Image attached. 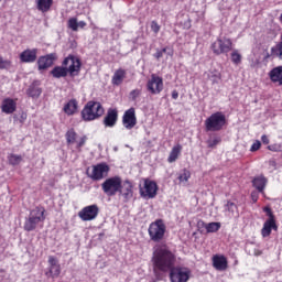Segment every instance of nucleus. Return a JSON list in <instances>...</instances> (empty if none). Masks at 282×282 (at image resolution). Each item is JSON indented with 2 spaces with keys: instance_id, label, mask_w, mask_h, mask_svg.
<instances>
[{
  "instance_id": "49530a36",
  "label": "nucleus",
  "mask_w": 282,
  "mask_h": 282,
  "mask_svg": "<svg viewBox=\"0 0 282 282\" xmlns=\"http://www.w3.org/2000/svg\"><path fill=\"white\" fill-rule=\"evenodd\" d=\"M259 149H261V141L257 140L252 143L250 151L251 153H254L256 151H259Z\"/></svg>"
},
{
  "instance_id": "13d9d810",
  "label": "nucleus",
  "mask_w": 282,
  "mask_h": 282,
  "mask_svg": "<svg viewBox=\"0 0 282 282\" xmlns=\"http://www.w3.org/2000/svg\"><path fill=\"white\" fill-rule=\"evenodd\" d=\"M261 254H263V251L259 249L254 250V257H261Z\"/></svg>"
},
{
  "instance_id": "20e7f679",
  "label": "nucleus",
  "mask_w": 282,
  "mask_h": 282,
  "mask_svg": "<svg viewBox=\"0 0 282 282\" xmlns=\"http://www.w3.org/2000/svg\"><path fill=\"white\" fill-rule=\"evenodd\" d=\"M148 235L151 241H154V243H160V241H162L166 235V224H164V220L159 218L152 221L148 228Z\"/></svg>"
},
{
  "instance_id": "864d4df0",
  "label": "nucleus",
  "mask_w": 282,
  "mask_h": 282,
  "mask_svg": "<svg viewBox=\"0 0 282 282\" xmlns=\"http://www.w3.org/2000/svg\"><path fill=\"white\" fill-rule=\"evenodd\" d=\"M162 56H164V53H162L161 50L156 51V53L154 54V58H156V61H160Z\"/></svg>"
},
{
  "instance_id": "c756f323",
  "label": "nucleus",
  "mask_w": 282,
  "mask_h": 282,
  "mask_svg": "<svg viewBox=\"0 0 282 282\" xmlns=\"http://www.w3.org/2000/svg\"><path fill=\"white\" fill-rule=\"evenodd\" d=\"M220 142H221V137L217 134H210L209 139L206 141V144L208 149H215L217 144H220Z\"/></svg>"
},
{
  "instance_id": "f257e3e1",
  "label": "nucleus",
  "mask_w": 282,
  "mask_h": 282,
  "mask_svg": "<svg viewBox=\"0 0 282 282\" xmlns=\"http://www.w3.org/2000/svg\"><path fill=\"white\" fill-rule=\"evenodd\" d=\"M175 261H177V257L166 245H156L154 247L152 257L154 272H169L175 267Z\"/></svg>"
},
{
  "instance_id": "f704fd0d",
  "label": "nucleus",
  "mask_w": 282,
  "mask_h": 282,
  "mask_svg": "<svg viewBox=\"0 0 282 282\" xmlns=\"http://www.w3.org/2000/svg\"><path fill=\"white\" fill-rule=\"evenodd\" d=\"M8 160H9V164H11V166H17V165L21 164V162L23 161V156L17 155V154H10L8 156Z\"/></svg>"
},
{
  "instance_id": "bb28decb",
  "label": "nucleus",
  "mask_w": 282,
  "mask_h": 282,
  "mask_svg": "<svg viewBox=\"0 0 282 282\" xmlns=\"http://www.w3.org/2000/svg\"><path fill=\"white\" fill-rule=\"evenodd\" d=\"M36 9L40 12H50L52 10V6H54V0H35Z\"/></svg>"
},
{
  "instance_id": "ddd939ff",
  "label": "nucleus",
  "mask_w": 282,
  "mask_h": 282,
  "mask_svg": "<svg viewBox=\"0 0 282 282\" xmlns=\"http://www.w3.org/2000/svg\"><path fill=\"white\" fill-rule=\"evenodd\" d=\"M147 89L152 95L162 94V90L164 89V80L162 77L152 74L151 78L147 83Z\"/></svg>"
},
{
  "instance_id": "f3484780",
  "label": "nucleus",
  "mask_w": 282,
  "mask_h": 282,
  "mask_svg": "<svg viewBox=\"0 0 282 282\" xmlns=\"http://www.w3.org/2000/svg\"><path fill=\"white\" fill-rule=\"evenodd\" d=\"M213 268L218 272H226L228 270V258L224 254H214L212 258Z\"/></svg>"
},
{
  "instance_id": "bf43d9fd",
  "label": "nucleus",
  "mask_w": 282,
  "mask_h": 282,
  "mask_svg": "<svg viewBox=\"0 0 282 282\" xmlns=\"http://www.w3.org/2000/svg\"><path fill=\"white\" fill-rule=\"evenodd\" d=\"M169 50V47H164L161 50L162 54H166V51Z\"/></svg>"
},
{
  "instance_id": "ea45409f",
  "label": "nucleus",
  "mask_w": 282,
  "mask_h": 282,
  "mask_svg": "<svg viewBox=\"0 0 282 282\" xmlns=\"http://www.w3.org/2000/svg\"><path fill=\"white\" fill-rule=\"evenodd\" d=\"M141 95H142V89L137 88L130 91L129 98L130 100H132V102H135V100H138V98H140Z\"/></svg>"
},
{
  "instance_id": "09e8293b",
  "label": "nucleus",
  "mask_w": 282,
  "mask_h": 282,
  "mask_svg": "<svg viewBox=\"0 0 282 282\" xmlns=\"http://www.w3.org/2000/svg\"><path fill=\"white\" fill-rule=\"evenodd\" d=\"M48 265H50V268H52L54 265H58V260L54 256H50L48 257Z\"/></svg>"
},
{
  "instance_id": "37998d69",
  "label": "nucleus",
  "mask_w": 282,
  "mask_h": 282,
  "mask_svg": "<svg viewBox=\"0 0 282 282\" xmlns=\"http://www.w3.org/2000/svg\"><path fill=\"white\" fill-rule=\"evenodd\" d=\"M268 151H272L273 153H282V144L273 143L267 147Z\"/></svg>"
},
{
  "instance_id": "cd10ccee",
  "label": "nucleus",
  "mask_w": 282,
  "mask_h": 282,
  "mask_svg": "<svg viewBox=\"0 0 282 282\" xmlns=\"http://www.w3.org/2000/svg\"><path fill=\"white\" fill-rule=\"evenodd\" d=\"M69 74V70H67L66 66L62 64V66H55L51 70V75L53 78H66V76Z\"/></svg>"
},
{
  "instance_id": "58836bf2",
  "label": "nucleus",
  "mask_w": 282,
  "mask_h": 282,
  "mask_svg": "<svg viewBox=\"0 0 282 282\" xmlns=\"http://www.w3.org/2000/svg\"><path fill=\"white\" fill-rule=\"evenodd\" d=\"M12 67V61L4 59L3 56L0 55V69H10Z\"/></svg>"
},
{
  "instance_id": "39448f33",
  "label": "nucleus",
  "mask_w": 282,
  "mask_h": 282,
  "mask_svg": "<svg viewBox=\"0 0 282 282\" xmlns=\"http://www.w3.org/2000/svg\"><path fill=\"white\" fill-rule=\"evenodd\" d=\"M227 124L226 115L221 111L212 113L205 120V131H221Z\"/></svg>"
},
{
  "instance_id": "c03bdc74",
  "label": "nucleus",
  "mask_w": 282,
  "mask_h": 282,
  "mask_svg": "<svg viewBox=\"0 0 282 282\" xmlns=\"http://www.w3.org/2000/svg\"><path fill=\"white\" fill-rule=\"evenodd\" d=\"M86 142H87V137H82L80 139H79V141L77 142V144H76V149H77V151L80 153V151H83V147H85V144H86Z\"/></svg>"
},
{
  "instance_id": "72a5a7b5",
  "label": "nucleus",
  "mask_w": 282,
  "mask_h": 282,
  "mask_svg": "<svg viewBox=\"0 0 282 282\" xmlns=\"http://www.w3.org/2000/svg\"><path fill=\"white\" fill-rule=\"evenodd\" d=\"M225 210H227V213H229L230 215H235V213H239V206H237V204L231 200H227L225 205Z\"/></svg>"
},
{
  "instance_id": "a211bd4d",
  "label": "nucleus",
  "mask_w": 282,
  "mask_h": 282,
  "mask_svg": "<svg viewBox=\"0 0 282 282\" xmlns=\"http://www.w3.org/2000/svg\"><path fill=\"white\" fill-rule=\"evenodd\" d=\"M58 58L56 53H50L47 55L41 56L37 59L39 69H47L54 65V61Z\"/></svg>"
},
{
  "instance_id": "0eeeda50",
  "label": "nucleus",
  "mask_w": 282,
  "mask_h": 282,
  "mask_svg": "<svg viewBox=\"0 0 282 282\" xmlns=\"http://www.w3.org/2000/svg\"><path fill=\"white\" fill-rule=\"evenodd\" d=\"M121 184L122 177L112 176L105 180L101 184V191L107 195V197H115V195H118Z\"/></svg>"
},
{
  "instance_id": "e433bc0d",
  "label": "nucleus",
  "mask_w": 282,
  "mask_h": 282,
  "mask_svg": "<svg viewBox=\"0 0 282 282\" xmlns=\"http://www.w3.org/2000/svg\"><path fill=\"white\" fill-rule=\"evenodd\" d=\"M262 210L263 213H265L267 217H269L267 221H276V216H274V212H272V208L270 206L263 207Z\"/></svg>"
},
{
  "instance_id": "5fc2aeb1",
  "label": "nucleus",
  "mask_w": 282,
  "mask_h": 282,
  "mask_svg": "<svg viewBox=\"0 0 282 282\" xmlns=\"http://www.w3.org/2000/svg\"><path fill=\"white\" fill-rule=\"evenodd\" d=\"M172 98H173V100H177V98H180V93L177 90H173Z\"/></svg>"
},
{
  "instance_id": "b1692460",
  "label": "nucleus",
  "mask_w": 282,
  "mask_h": 282,
  "mask_svg": "<svg viewBox=\"0 0 282 282\" xmlns=\"http://www.w3.org/2000/svg\"><path fill=\"white\" fill-rule=\"evenodd\" d=\"M272 230H279L276 220H265L261 229L262 237H270V235H272Z\"/></svg>"
},
{
  "instance_id": "a19ab883",
  "label": "nucleus",
  "mask_w": 282,
  "mask_h": 282,
  "mask_svg": "<svg viewBox=\"0 0 282 282\" xmlns=\"http://www.w3.org/2000/svg\"><path fill=\"white\" fill-rule=\"evenodd\" d=\"M68 28L69 30H73V32H78V19L70 18L68 20Z\"/></svg>"
},
{
  "instance_id": "f03ea898",
  "label": "nucleus",
  "mask_w": 282,
  "mask_h": 282,
  "mask_svg": "<svg viewBox=\"0 0 282 282\" xmlns=\"http://www.w3.org/2000/svg\"><path fill=\"white\" fill-rule=\"evenodd\" d=\"M45 207L36 206L29 214V217L24 221V230L25 232H32L41 226L43 228V224H45Z\"/></svg>"
},
{
  "instance_id": "412c9836",
  "label": "nucleus",
  "mask_w": 282,
  "mask_h": 282,
  "mask_svg": "<svg viewBox=\"0 0 282 282\" xmlns=\"http://www.w3.org/2000/svg\"><path fill=\"white\" fill-rule=\"evenodd\" d=\"M268 76L273 85H279L280 87L282 86V66L273 67L269 72Z\"/></svg>"
},
{
  "instance_id": "2eb2a0df",
  "label": "nucleus",
  "mask_w": 282,
  "mask_h": 282,
  "mask_svg": "<svg viewBox=\"0 0 282 282\" xmlns=\"http://www.w3.org/2000/svg\"><path fill=\"white\" fill-rule=\"evenodd\" d=\"M104 127L113 129L118 124V108H109L102 120Z\"/></svg>"
},
{
  "instance_id": "4d7b16f0",
  "label": "nucleus",
  "mask_w": 282,
  "mask_h": 282,
  "mask_svg": "<svg viewBox=\"0 0 282 282\" xmlns=\"http://www.w3.org/2000/svg\"><path fill=\"white\" fill-rule=\"evenodd\" d=\"M24 120H28V113L22 112V115H21V122H24Z\"/></svg>"
},
{
  "instance_id": "423d86ee",
  "label": "nucleus",
  "mask_w": 282,
  "mask_h": 282,
  "mask_svg": "<svg viewBox=\"0 0 282 282\" xmlns=\"http://www.w3.org/2000/svg\"><path fill=\"white\" fill-rule=\"evenodd\" d=\"M110 167L107 163H98L96 165H91L87 167L86 175L93 182H100V180H105L107 175H109Z\"/></svg>"
},
{
  "instance_id": "f8f14e48",
  "label": "nucleus",
  "mask_w": 282,
  "mask_h": 282,
  "mask_svg": "<svg viewBox=\"0 0 282 282\" xmlns=\"http://www.w3.org/2000/svg\"><path fill=\"white\" fill-rule=\"evenodd\" d=\"M99 213L100 207H98V205H88L84 207L82 210H79L78 217L79 219H82V221H94V219L98 217Z\"/></svg>"
},
{
  "instance_id": "9b49d317",
  "label": "nucleus",
  "mask_w": 282,
  "mask_h": 282,
  "mask_svg": "<svg viewBox=\"0 0 282 282\" xmlns=\"http://www.w3.org/2000/svg\"><path fill=\"white\" fill-rule=\"evenodd\" d=\"M169 272L171 282H188V279H191V272L186 268L173 267Z\"/></svg>"
},
{
  "instance_id": "a878e982",
  "label": "nucleus",
  "mask_w": 282,
  "mask_h": 282,
  "mask_svg": "<svg viewBox=\"0 0 282 282\" xmlns=\"http://www.w3.org/2000/svg\"><path fill=\"white\" fill-rule=\"evenodd\" d=\"M63 111L66 116H74L78 111V100H68V102L64 105Z\"/></svg>"
},
{
  "instance_id": "7c9ffc66",
  "label": "nucleus",
  "mask_w": 282,
  "mask_h": 282,
  "mask_svg": "<svg viewBox=\"0 0 282 282\" xmlns=\"http://www.w3.org/2000/svg\"><path fill=\"white\" fill-rule=\"evenodd\" d=\"M271 56L282 59V41L276 43V45L271 47Z\"/></svg>"
},
{
  "instance_id": "1a4fd4ad",
  "label": "nucleus",
  "mask_w": 282,
  "mask_h": 282,
  "mask_svg": "<svg viewBox=\"0 0 282 282\" xmlns=\"http://www.w3.org/2000/svg\"><path fill=\"white\" fill-rule=\"evenodd\" d=\"M158 191H160L158 183L150 178H144L143 186H139L140 196L143 197V199H155V197H158Z\"/></svg>"
},
{
  "instance_id": "dca6fc26",
  "label": "nucleus",
  "mask_w": 282,
  "mask_h": 282,
  "mask_svg": "<svg viewBox=\"0 0 282 282\" xmlns=\"http://www.w3.org/2000/svg\"><path fill=\"white\" fill-rule=\"evenodd\" d=\"M119 195L123 197V202H129L133 199V183L129 180L121 181V186L119 188Z\"/></svg>"
},
{
  "instance_id": "603ef678",
  "label": "nucleus",
  "mask_w": 282,
  "mask_h": 282,
  "mask_svg": "<svg viewBox=\"0 0 282 282\" xmlns=\"http://www.w3.org/2000/svg\"><path fill=\"white\" fill-rule=\"evenodd\" d=\"M261 142H262L263 144H270V138H268L267 134H263V135L261 137Z\"/></svg>"
},
{
  "instance_id": "aec40b11",
  "label": "nucleus",
  "mask_w": 282,
  "mask_h": 282,
  "mask_svg": "<svg viewBox=\"0 0 282 282\" xmlns=\"http://www.w3.org/2000/svg\"><path fill=\"white\" fill-rule=\"evenodd\" d=\"M43 94V88L41 87V82L34 80L26 89V95L29 98H40Z\"/></svg>"
},
{
  "instance_id": "4be33fe9",
  "label": "nucleus",
  "mask_w": 282,
  "mask_h": 282,
  "mask_svg": "<svg viewBox=\"0 0 282 282\" xmlns=\"http://www.w3.org/2000/svg\"><path fill=\"white\" fill-rule=\"evenodd\" d=\"M2 113H14L17 111V100L12 98H4L1 104Z\"/></svg>"
},
{
  "instance_id": "6e6d98bb",
  "label": "nucleus",
  "mask_w": 282,
  "mask_h": 282,
  "mask_svg": "<svg viewBox=\"0 0 282 282\" xmlns=\"http://www.w3.org/2000/svg\"><path fill=\"white\" fill-rule=\"evenodd\" d=\"M77 25H78V28H80L83 30V29H85L87 26V22L79 21V22H77Z\"/></svg>"
},
{
  "instance_id": "4468645a",
  "label": "nucleus",
  "mask_w": 282,
  "mask_h": 282,
  "mask_svg": "<svg viewBox=\"0 0 282 282\" xmlns=\"http://www.w3.org/2000/svg\"><path fill=\"white\" fill-rule=\"evenodd\" d=\"M122 124L126 129L131 130L138 124V118L135 117V108H130L124 111L122 116Z\"/></svg>"
},
{
  "instance_id": "de8ad7c7",
  "label": "nucleus",
  "mask_w": 282,
  "mask_h": 282,
  "mask_svg": "<svg viewBox=\"0 0 282 282\" xmlns=\"http://www.w3.org/2000/svg\"><path fill=\"white\" fill-rule=\"evenodd\" d=\"M219 80H221V73H213L212 75V83H219Z\"/></svg>"
},
{
  "instance_id": "7ed1b4c3",
  "label": "nucleus",
  "mask_w": 282,
  "mask_h": 282,
  "mask_svg": "<svg viewBox=\"0 0 282 282\" xmlns=\"http://www.w3.org/2000/svg\"><path fill=\"white\" fill-rule=\"evenodd\" d=\"M105 116V107L99 101H88L83 110L82 118L85 122H91L94 120H98Z\"/></svg>"
},
{
  "instance_id": "473e14b6",
  "label": "nucleus",
  "mask_w": 282,
  "mask_h": 282,
  "mask_svg": "<svg viewBox=\"0 0 282 282\" xmlns=\"http://www.w3.org/2000/svg\"><path fill=\"white\" fill-rule=\"evenodd\" d=\"M65 138L67 144H74L76 142V138H78V133H76V130L72 128L66 132Z\"/></svg>"
},
{
  "instance_id": "3c124183",
  "label": "nucleus",
  "mask_w": 282,
  "mask_h": 282,
  "mask_svg": "<svg viewBox=\"0 0 282 282\" xmlns=\"http://www.w3.org/2000/svg\"><path fill=\"white\" fill-rule=\"evenodd\" d=\"M271 58H276V55H272V53H265L263 61H270Z\"/></svg>"
},
{
  "instance_id": "9d476101",
  "label": "nucleus",
  "mask_w": 282,
  "mask_h": 282,
  "mask_svg": "<svg viewBox=\"0 0 282 282\" xmlns=\"http://www.w3.org/2000/svg\"><path fill=\"white\" fill-rule=\"evenodd\" d=\"M62 65L66 67L69 76H78L80 74V67H83L80 58L72 54L64 58Z\"/></svg>"
},
{
  "instance_id": "5701e85b",
  "label": "nucleus",
  "mask_w": 282,
  "mask_h": 282,
  "mask_svg": "<svg viewBox=\"0 0 282 282\" xmlns=\"http://www.w3.org/2000/svg\"><path fill=\"white\" fill-rule=\"evenodd\" d=\"M124 78H127V70L124 68H118L112 75L111 83L116 87H120L124 83Z\"/></svg>"
},
{
  "instance_id": "6e6552de",
  "label": "nucleus",
  "mask_w": 282,
  "mask_h": 282,
  "mask_svg": "<svg viewBox=\"0 0 282 282\" xmlns=\"http://www.w3.org/2000/svg\"><path fill=\"white\" fill-rule=\"evenodd\" d=\"M210 50L216 56L228 54V52H232V40H230V37L219 36L212 43Z\"/></svg>"
},
{
  "instance_id": "79ce46f5",
  "label": "nucleus",
  "mask_w": 282,
  "mask_h": 282,
  "mask_svg": "<svg viewBox=\"0 0 282 282\" xmlns=\"http://www.w3.org/2000/svg\"><path fill=\"white\" fill-rule=\"evenodd\" d=\"M231 62L234 63V65H240L241 54L239 53V51H234L231 53Z\"/></svg>"
},
{
  "instance_id": "393cba45",
  "label": "nucleus",
  "mask_w": 282,
  "mask_h": 282,
  "mask_svg": "<svg viewBox=\"0 0 282 282\" xmlns=\"http://www.w3.org/2000/svg\"><path fill=\"white\" fill-rule=\"evenodd\" d=\"M268 184V178L265 176H257L252 180L253 188H257L258 193H263L265 191V186Z\"/></svg>"
},
{
  "instance_id": "4c0bfd02",
  "label": "nucleus",
  "mask_w": 282,
  "mask_h": 282,
  "mask_svg": "<svg viewBox=\"0 0 282 282\" xmlns=\"http://www.w3.org/2000/svg\"><path fill=\"white\" fill-rule=\"evenodd\" d=\"M207 232H217L221 228L220 223H209L205 226Z\"/></svg>"
},
{
  "instance_id": "6ab92c4d",
  "label": "nucleus",
  "mask_w": 282,
  "mask_h": 282,
  "mask_svg": "<svg viewBox=\"0 0 282 282\" xmlns=\"http://www.w3.org/2000/svg\"><path fill=\"white\" fill-rule=\"evenodd\" d=\"M39 54V50L37 48H28L24 50L21 54H20V61L22 63H35L36 62V57Z\"/></svg>"
},
{
  "instance_id": "2f4dec72",
  "label": "nucleus",
  "mask_w": 282,
  "mask_h": 282,
  "mask_svg": "<svg viewBox=\"0 0 282 282\" xmlns=\"http://www.w3.org/2000/svg\"><path fill=\"white\" fill-rule=\"evenodd\" d=\"M46 276H51L52 279H56L61 276V264H55L54 267L48 268V272Z\"/></svg>"
},
{
  "instance_id": "8fccbe9b",
  "label": "nucleus",
  "mask_w": 282,
  "mask_h": 282,
  "mask_svg": "<svg viewBox=\"0 0 282 282\" xmlns=\"http://www.w3.org/2000/svg\"><path fill=\"white\" fill-rule=\"evenodd\" d=\"M251 202L253 204H257V202H259V192H256V191L251 192Z\"/></svg>"
},
{
  "instance_id": "c9c22d12",
  "label": "nucleus",
  "mask_w": 282,
  "mask_h": 282,
  "mask_svg": "<svg viewBox=\"0 0 282 282\" xmlns=\"http://www.w3.org/2000/svg\"><path fill=\"white\" fill-rule=\"evenodd\" d=\"M177 180L182 184L183 182H188L191 180V171L184 169L181 174H178Z\"/></svg>"
},
{
  "instance_id": "c85d7f7f",
  "label": "nucleus",
  "mask_w": 282,
  "mask_h": 282,
  "mask_svg": "<svg viewBox=\"0 0 282 282\" xmlns=\"http://www.w3.org/2000/svg\"><path fill=\"white\" fill-rule=\"evenodd\" d=\"M180 153H182V144H176L172 148L170 155L167 158V162L170 164H173V162L177 161V158H180Z\"/></svg>"
},
{
  "instance_id": "a18cd8bd",
  "label": "nucleus",
  "mask_w": 282,
  "mask_h": 282,
  "mask_svg": "<svg viewBox=\"0 0 282 282\" xmlns=\"http://www.w3.org/2000/svg\"><path fill=\"white\" fill-rule=\"evenodd\" d=\"M160 24H158V21H152L151 22V30L152 32H154V34H159L160 33Z\"/></svg>"
}]
</instances>
